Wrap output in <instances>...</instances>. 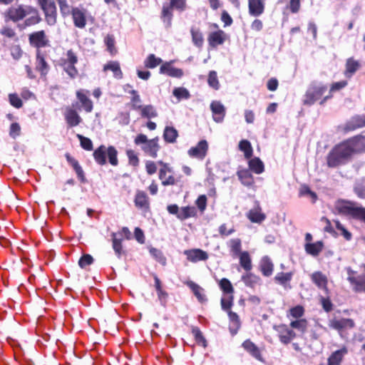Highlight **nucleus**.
I'll use <instances>...</instances> for the list:
<instances>
[{"instance_id": "nucleus-21", "label": "nucleus", "mask_w": 365, "mask_h": 365, "mask_svg": "<svg viewBox=\"0 0 365 365\" xmlns=\"http://www.w3.org/2000/svg\"><path fill=\"white\" fill-rule=\"evenodd\" d=\"M259 267L262 274L265 277H269L272 274L274 264L271 259L267 256H264L259 262Z\"/></svg>"}, {"instance_id": "nucleus-33", "label": "nucleus", "mask_w": 365, "mask_h": 365, "mask_svg": "<svg viewBox=\"0 0 365 365\" xmlns=\"http://www.w3.org/2000/svg\"><path fill=\"white\" fill-rule=\"evenodd\" d=\"M197 211L195 207H182L180 209L178 218L180 220H185L187 218L195 217Z\"/></svg>"}, {"instance_id": "nucleus-6", "label": "nucleus", "mask_w": 365, "mask_h": 365, "mask_svg": "<svg viewBox=\"0 0 365 365\" xmlns=\"http://www.w3.org/2000/svg\"><path fill=\"white\" fill-rule=\"evenodd\" d=\"M186 9L185 0H170L163 4L161 19L167 28L171 26L173 19V10L182 12Z\"/></svg>"}, {"instance_id": "nucleus-64", "label": "nucleus", "mask_w": 365, "mask_h": 365, "mask_svg": "<svg viewBox=\"0 0 365 365\" xmlns=\"http://www.w3.org/2000/svg\"><path fill=\"white\" fill-rule=\"evenodd\" d=\"M304 312V308L300 305L296 306L289 310L290 315L297 319L302 317Z\"/></svg>"}, {"instance_id": "nucleus-27", "label": "nucleus", "mask_w": 365, "mask_h": 365, "mask_svg": "<svg viewBox=\"0 0 365 365\" xmlns=\"http://www.w3.org/2000/svg\"><path fill=\"white\" fill-rule=\"evenodd\" d=\"M190 34L193 44L199 48H202L204 43V37L200 29L192 26L190 29Z\"/></svg>"}, {"instance_id": "nucleus-32", "label": "nucleus", "mask_w": 365, "mask_h": 365, "mask_svg": "<svg viewBox=\"0 0 365 365\" xmlns=\"http://www.w3.org/2000/svg\"><path fill=\"white\" fill-rule=\"evenodd\" d=\"M242 346L249 352L252 356L257 359H261V354L258 347L252 343L250 340H246L243 342Z\"/></svg>"}, {"instance_id": "nucleus-44", "label": "nucleus", "mask_w": 365, "mask_h": 365, "mask_svg": "<svg viewBox=\"0 0 365 365\" xmlns=\"http://www.w3.org/2000/svg\"><path fill=\"white\" fill-rule=\"evenodd\" d=\"M295 336L294 331L288 329H284V331H281L279 335L280 341L284 344H289Z\"/></svg>"}, {"instance_id": "nucleus-50", "label": "nucleus", "mask_w": 365, "mask_h": 365, "mask_svg": "<svg viewBox=\"0 0 365 365\" xmlns=\"http://www.w3.org/2000/svg\"><path fill=\"white\" fill-rule=\"evenodd\" d=\"M106 154L108 155L109 163L112 165H114V166L117 165L118 161V158H117L118 152H117L116 149L113 146H109L107 148Z\"/></svg>"}, {"instance_id": "nucleus-10", "label": "nucleus", "mask_w": 365, "mask_h": 365, "mask_svg": "<svg viewBox=\"0 0 365 365\" xmlns=\"http://www.w3.org/2000/svg\"><path fill=\"white\" fill-rule=\"evenodd\" d=\"M157 165H160L161 166L159 170V178L162 181V185L164 186L168 185H173L176 183V180L175 178L172 175H169L168 178H165L166 173H171L172 169L169 167L168 164L163 163L160 160L158 161Z\"/></svg>"}, {"instance_id": "nucleus-31", "label": "nucleus", "mask_w": 365, "mask_h": 365, "mask_svg": "<svg viewBox=\"0 0 365 365\" xmlns=\"http://www.w3.org/2000/svg\"><path fill=\"white\" fill-rule=\"evenodd\" d=\"M36 68L41 72L42 76H46L48 71V66L39 50H37L36 52Z\"/></svg>"}, {"instance_id": "nucleus-28", "label": "nucleus", "mask_w": 365, "mask_h": 365, "mask_svg": "<svg viewBox=\"0 0 365 365\" xmlns=\"http://www.w3.org/2000/svg\"><path fill=\"white\" fill-rule=\"evenodd\" d=\"M185 284L192 291L193 294L200 302H204L206 301V297L204 294V289L192 281H187Z\"/></svg>"}, {"instance_id": "nucleus-48", "label": "nucleus", "mask_w": 365, "mask_h": 365, "mask_svg": "<svg viewBox=\"0 0 365 365\" xmlns=\"http://www.w3.org/2000/svg\"><path fill=\"white\" fill-rule=\"evenodd\" d=\"M290 326L292 328L297 329L302 333H304L307 327V322L304 319H299L292 321L290 323Z\"/></svg>"}, {"instance_id": "nucleus-34", "label": "nucleus", "mask_w": 365, "mask_h": 365, "mask_svg": "<svg viewBox=\"0 0 365 365\" xmlns=\"http://www.w3.org/2000/svg\"><path fill=\"white\" fill-rule=\"evenodd\" d=\"M106 150L105 145H101L93 152V157L97 163L101 165L106 163Z\"/></svg>"}, {"instance_id": "nucleus-17", "label": "nucleus", "mask_w": 365, "mask_h": 365, "mask_svg": "<svg viewBox=\"0 0 365 365\" xmlns=\"http://www.w3.org/2000/svg\"><path fill=\"white\" fill-rule=\"evenodd\" d=\"M64 116L69 127L77 126L82 121V119L78 113L71 108H67L66 109Z\"/></svg>"}, {"instance_id": "nucleus-53", "label": "nucleus", "mask_w": 365, "mask_h": 365, "mask_svg": "<svg viewBox=\"0 0 365 365\" xmlns=\"http://www.w3.org/2000/svg\"><path fill=\"white\" fill-rule=\"evenodd\" d=\"M76 137L80 140L81 146L86 150L91 151L93 150V143L88 138L84 137L81 134H77Z\"/></svg>"}, {"instance_id": "nucleus-42", "label": "nucleus", "mask_w": 365, "mask_h": 365, "mask_svg": "<svg viewBox=\"0 0 365 365\" xmlns=\"http://www.w3.org/2000/svg\"><path fill=\"white\" fill-rule=\"evenodd\" d=\"M359 63L350 58L346 61L345 75L350 78L359 69Z\"/></svg>"}, {"instance_id": "nucleus-63", "label": "nucleus", "mask_w": 365, "mask_h": 365, "mask_svg": "<svg viewBox=\"0 0 365 365\" xmlns=\"http://www.w3.org/2000/svg\"><path fill=\"white\" fill-rule=\"evenodd\" d=\"M299 195L301 196L309 195L312 198L313 202H314L316 199H317L316 193L312 192L309 189V187L308 186H307V185H303V186L301 187L300 190H299Z\"/></svg>"}, {"instance_id": "nucleus-41", "label": "nucleus", "mask_w": 365, "mask_h": 365, "mask_svg": "<svg viewBox=\"0 0 365 365\" xmlns=\"http://www.w3.org/2000/svg\"><path fill=\"white\" fill-rule=\"evenodd\" d=\"M229 247L230 252L233 257H237L241 255L242 244L241 240L238 238L232 239L229 241Z\"/></svg>"}, {"instance_id": "nucleus-37", "label": "nucleus", "mask_w": 365, "mask_h": 365, "mask_svg": "<svg viewBox=\"0 0 365 365\" xmlns=\"http://www.w3.org/2000/svg\"><path fill=\"white\" fill-rule=\"evenodd\" d=\"M322 249L323 243L321 241L305 245L306 252L312 256H317L322 252Z\"/></svg>"}, {"instance_id": "nucleus-47", "label": "nucleus", "mask_w": 365, "mask_h": 365, "mask_svg": "<svg viewBox=\"0 0 365 365\" xmlns=\"http://www.w3.org/2000/svg\"><path fill=\"white\" fill-rule=\"evenodd\" d=\"M122 239L117 238L116 233H112V242H113V248L115 251V255L118 258L120 257V255L123 252V247L121 244Z\"/></svg>"}, {"instance_id": "nucleus-8", "label": "nucleus", "mask_w": 365, "mask_h": 365, "mask_svg": "<svg viewBox=\"0 0 365 365\" xmlns=\"http://www.w3.org/2000/svg\"><path fill=\"white\" fill-rule=\"evenodd\" d=\"M346 272L347 280L351 284L352 289L356 292H365V273L357 274L356 272L350 267L346 268Z\"/></svg>"}, {"instance_id": "nucleus-23", "label": "nucleus", "mask_w": 365, "mask_h": 365, "mask_svg": "<svg viewBox=\"0 0 365 365\" xmlns=\"http://www.w3.org/2000/svg\"><path fill=\"white\" fill-rule=\"evenodd\" d=\"M89 92L86 90H80L76 93L77 98L80 101L83 107L84 110L90 113L93 110V103L92 101L87 97V94Z\"/></svg>"}, {"instance_id": "nucleus-35", "label": "nucleus", "mask_w": 365, "mask_h": 365, "mask_svg": "<svg viewBox=\"0 0 365 365\" xmlns=\"http://www.w3.org/2000/svg\"><path fill=\"white\" fill-rule=\"evenodd\" d=\"M228 316L230 321V331L232 335L235 334L240 327V322L238 315L232 312H228Z\"/></svg>"}, {"instance_id": "nucleus-1", "label": "nucleus", "mask_w": 365, "mask_h": 365, "mask_svg": "<svg viewBox=\"0 0 365 365\" xmlns=\"http://www.w3.org/2000/svg\"><path fill=\"white\" fill-rule=\"evenodd\" d=\"M365 145V137L356 136L344 143L336 145L327 156V165L330 168H335L346 163L353 153L361 152Z\"/></svg>"}, {"instance_id": "nucleus-26", "label": "nucleus", "mask_w": 365, "mask_h": 365, "mask_svg": "<svg viewBox=\"0 0 365 365\" xmlns=\"http://www.w3.org/2000/svg\"><path fill=\"white\" fill-rule=\"evenodd\" d=\"M292 276V272H279L274 277V280L283 286L284 289H290L291 286L289 284V282L291 281Z\"/></svg>"}, {"instance_id": "nucleus-5", "label": "nucleus", "mask_w": 365, "mask_h": 365, "mask_svg": "<svg viewBox=\"0 0 365 365\" xmlns=\"http://www.w3.org/2000/svg\"><path fill=\"white\" fill-rule=\"evenodd\" d=\"M158 140V137L148 139L145 134L140 133L135 137L134 143L136 145L140 147L145 155L155 158L158 156V152L160 150Z\"/></svg>"}, {"instance_id": "nucleus-39", "label": "nucleus", "mask_w": 365, "mask_h": 365, "mask_svg": "<svg viewBox=\"0 0 365 365\" xmlns=\"http://www.w3.org/2000/svg\"><path fill=\"white\" fill-rule=\"evenodd\" d=\"M249 168L256 174H261L264 170V163L259 158H255L249 161Z\"/></svg>"}, {"instance_id": "nucleus-2", "label": "nucleus", "mask_w": 365, "mask_h": 365, "mask_svg": "<svg viewBox=\"0 0 365 365\" xmlns=\"http://www.w3.org/2000/svg\"><path fill=\"white\" fill-rule=\"evenodd\" d=\"M27 16L29 17L24 21L26 26L37 24L41 20L38 11L35 8L27 5L10 7L5 13V20L16 22Z\"/></svg>"}, {"instance_id": "nucleus-16", "label": "nucleus", "mask_w": 365, "mask_h": 365, "mask_svg": "<svg viewBox=\"0 0 365 365\" xmlns=\"http://www.w3.org/2000/svg\"><path fill=\"white\" fill-rule=\"evenodd\" d=\"M329 325L334 329L341 331L344 329L353 328L354 327V322L351 319H333L329 321Z\"/></svg>"}, {"instance_id": "nucleus-46", "label": "nucleus", "mask_w": 365, "mask_h": 365, "mask_svg": "<svg viewBox=\"0 0 365 365\" xmlns=\"http://www.w3.org/2000/svg\"><path fill=\"white\" fill-rule=\"evenodd\" d=\"M160 58L156 57L154 54H150L144 61V65L148 68H154L162 63Z\"/></svg>"}, {"instance_id": "nucleus-3", "label": "nucleus", "mask_w": 365, "mask_h": 365, "mask_svg": "<svg viewBox=\"0 0 365 365\" xmlns=\"http://www.w3.org/2000/svg\"><path fill=\"white\" fill-rule=\"evenodd\" d=\"M335 208L339 214L365 223V207L361 206L359 203L339 200L336 203Z\"/></svg>"}, {"instance_id": "nucleus-62", "label": "nucleus", "mask_w": 365, "mask_h": 365, "mask_svg": "<svg viewBox=\"0 0 365 365\" xmlns=\"http://www.w3.org/2000/svg\"><path fill=\"white\" fill-rule=\"evenodd\" d=\"M93 262V258L91 255H84L80 258L78 261V265L81 268H85L86 266L91 264Z\"/></svg>"}, {"instance_id": "nucleus-60", "label": "nucleus", "mask_w": 365, "mask_h": 365, "mask_svg": "<svg viewBox=\"0 0 365 365\" xmlns=\"http://www.w3.org/2000/svg\"><path fill=\"white\" fill-rule=\"evenodd\" d=\"M105 43L108 48V50L111 54L115 53V39L112 35H107L105 38Z\"/></svg>"}, {"instance_id": "nucleus-55", "label": "nucleus", "mask_w": 365, "mask_h": 365, "mask_svg": "<svg viewBox=\"0 0 365 365\" xmlns=\"http://www.w3.org/2000/svg\"><path fill=\"white\" fill-rule=\"evenodd\" d=\"M356 195L361 199H365V179L357 182L354 188Z\"/></svg>"}, {"instance_id": "nucleus-4", "label": "nucleus", "mask_w": 365, "mask_h": 365, "mask_svg": "<svg viewBox=\"0 0 365 365\" xmlns=\"http://www.w3.org/2000/svg\"><path fill=\"white\" fill-rule=\"evenodd\" d=\"M328 86L322 82L312 81L308 86L303 97V104L305 106H312L327 91Z\"/></svg>"}, {"instance_id": "nucleus-61", "label": "nucleus", "mask_w": 365, "mask_h": 365, "mask_svg": "<svg viewBox=\"0 0 365 365\" xmlns=\"http://www.w3.org/2000/svg\"><path fill=\"white\" fill-rule=\"evenodd\" d=\"M9 103L11 106L16 108H20L22 106V101L21 98L16 93H11L9 95Z\"/></svg>"}, {"instance_id": "nucleus-14", "label": "nucleus", "mask_w": 365, "mask_h": 365, "mask_svg": "<svg viewBox=\"0 0 365 365\" xmlns=\"http://www.w3.org/2000/svg\"><path fill=\"white\" fill-rule=\"evenodd\" d=\"M266 0H248L250 15L257 17L262 15L264 11Z\"/></svg>"}, {"instance_id": "nucleus-40", "label": "nucleus", "mask_w": 365, "mask_h": 365, "mask_svg": "<svg viewBox=\"0 0 365 365\" xmlns=\"http://www.w3.org/2000/svg\"><path fill=\"white\" fill-rule=\"evenodd\" d=\"M240 266L247 272H249L252 268V260L247 252H242L239 255Z\"/></svg>"}, {"instance_id": "nucleus-22", "label": "nucleus", "mask_w": 365, "mask_h": 365, "mask_svg": "<svg viewBox=\"0 0 365 365\" xmlns=\"http://www.w3.org/2000/svg\"><path fill=\"white\" fill-rule=\"evenodd\" d=\"M135 205L140 209H146L149 207V198L143 190H137L134 200Z\"/></svg>"}, {"instance_id": "nucleus-54", "label": "nucleus", "mask_w": 365, "mask_h": 365, "mask_svg": "<svg viewBox=\"0 0 365 365\" xmlns=\"http://www.w3.org/2000/svg\"><path fill=\"white\" fill-rule=\"evenodd\" d=\"M336 228L339 232H340V234L346 240H351L352 237L351 233L348 231L345 227L339 221V220H334V221Z\"/></svg>"}, {"instance_id": "nucleus-36", "label": "nucleus", "mask_w": 365, "mask_h": 365, "mask_svg": "<svg viewBox=\"0 0 365 365\" xmlns=\"http://www.w3.org/2000/svg\"><path fill=\"white\" fill-rule=\"evenodd\" d=\"M178 136V130L173 127L166 126L163 133L165 141L169 143H173L176 141Z\"/></svg>"}, {"instance_id": "nucleus-59", "label": "nucleus", "mask_w": 365, "mask_h": 365, "mask_svg": "<svg viewBox=\"0 0 365 365\" xmlns=\"http://www.w3.org/2000/svg\"><path fill=\"white\" fill-rule=\"evenodd\" d=\"M220 287L221 289L226 294H231L233 292V287L231 282L226 278H223L220 282Z\"/></svg>"}, {"instance_id": "nucleus-57", "label": "nucleus", "mask_w": 365, "mask_h": 365, "mask_svg": "<svg viewBox=\"0 0 365 365\" xmlns=\"http://www.w3.org/2000/svg\"><path fill=\"white\" fill-rule=\"evenodd\" d=\"M75 64L76 63H63L64 71L72 78H76L78 73V70L75 67Z\"/></svg>"}, {"instance_id": "nucleus-29", "label": "nucleus", "mask_w": 365, "mask_h": 365, "mask_svg": "<svg viewBox=\"0 0 365 365\" xmlns=\"http://www.w3.org/2000/svg\"><path fill=\"white\" fill-rule=\"evenodd\" d=\"M237 176L241 182L245 186H251L254 184V178L249 170L245 169L237 172Z\"/></svg>"}, {"instance_id": "nucleus-58", "label": "nucleus", "mask_w": 365, "mask_h": 365, "mask_svg": "<svg viewBox=\"0 0 365 365\" xmlns=\"http://www.w3.org/2000/svg\"><path fill=\"white\" fill-rule=\"evenodd\" d=\"M130 94L133 95V97L131 98L132 102V106L135 110H138L140 108H141V99L140 96L138 94V92L135 90H131L129 91Z\"/></svg>"}, {"instance_id": "nucleus-51", "label": "nucleus", "mask_w": 365, "mask_h": 365, "mask_svg": "<svg viewBox=\"0 0 365 365\" xmlns=\"http://www.w3.org/2000/svg\"><path fill=\"white\" fill-rule=\"evenodd\" d=\"M192 333L195 336V339L197 344L202 345L203 347L207 346V341L199 328L193 327L192 329Z\"/></svg>"}, {"instance_id": "nucleus-45", "label": "nucleus", "mask_w": 365, "mask_h": 365, "mask_svg": "<svg viewBox=\"0 0 365 365\" xmlns=\"http://www.w3.org/2000/svg\"><path fill=\"white\" fill-rule=\"evenodd\" d=\"M239 149L245 154V157L249 159L252 155L251 143L247 140H242L239 143Z\"/></svg>"}, {"instance_id": "nucleus-20", "label": "nucleus", "mask_w": 365, "mask_h": 365, "mask_svg": "<svg viewBox=\"0 0 365 365\" xmlns=\"http://www.w3.org/2000/svg\"><path fill=\"white\" fill-rule=\"evenodd\" d=\"M347 353L348 350L345 346L334 351L327 359V365H340Z\"/></svg>"}, {"instance_id": "nucleus-12", "label": "nucleus", "mask_w": 365, "mask_h": 365, "mask_svg": "<svg viewBox=\"0 0 365 365\" xmlns=\"http://www.w3.org/2000/svg\"><path fill=\"white\" fill-rule=\"evenodd\" d=\"M210 109L212 113L213 120L216 123H222L226 113L225 107L222 103L217 101H213L210 104Z\"/></svg>"}, {"instance_id": "nucleus-24", "label": "nucleus", "mask_w": 365, "mask_h": 365, "mask_svg": "<svg viewBox=\"0 0 365 365\" xmlns=\"http://www.w3.org/2000/svg\"><path fill=\"white\" fill-rule=\"evenodd\" d=\"M247 217L252 222L260 223L264 220L266 216L262 212L261 207L257 204L256 207L249 211Z\"/></svg>"}, {"instance_id": "nucleus-25", "label": "nucleus", "mask_w": 365, "mask_h": 365, "mask_svg": "<svg viewBox=\"0 0 365 365\" xmlns=\"http://www.w3.org/2000/svg\"><path fill=\"white\" fill-rule=\"evenodd\" d=\"M72 16L74 25L80 29L86 26V19L85 14L77 8L72 10Z\"/></svg>"}, {"instance_id": "nucleus-52", "label": "nucleus", "mask_w": 365, "mask_h": 365, "mask_svg": "<svg viewBox=\"0 0 365 365\" xmlns=\"http://www.w3.org/2000/svg\"><path fill=\"white\" fill-rule=\"evenodd\" d=\"M173 94L178 99H188L190 97L189 91L182 87L175 88L173 90Z\"/></svg>"}, {"instance_id": "nucleus-13", "label": "nucleus", "mask_w": 365, "mask_h": 365, "mask_svg": "<svg viewBox=\"0 0 365 365\" xmlns=\"http://www.w3.org/2000/svg\"><path fill=\"white\" fill-rule=\"evenodd\" d=\"M184 255H186L187 259L192 262L205 261L208 258L207 253L200 249L185 250Z\"/></svg>"}, {"instance_id": "nucleus-18", "label": "nucleus", "mask_w": 365, "mask_h": 365, "mask_svg": "<svg viewBox=\"0 0 365 365\" xmlns=\"http://www.w3.org/2000/svg\"><path fill=\"white\" fill-rule=\"evenodd\" d=\"M160 73L174 78H181L183 76V71L172 66L170 62H166L160 66Z\"/></svg>"}, {"instance_id": "nucleus-11", "label": "nucleus", "mask_w": 365, "mask_h": 365, "mask_svg": "<svg viewBox=\"0 0 365 365\" xmlns=\"http://www.w3.org/2000/svg\"><path fill=\"white\" fill-rule=\"evenodd\" d=\"M29 42L31 45L36 47L38 49L46 47L49 44V41L44 31H38L31 34L29 35Z\"/></svg>"}, {"instance_id": "nucleus-56", "label": "nucleus", "mask_w": 365, "mask_h": 365, "mask_svg": "<svg viewBox=\"0 0 365 365\" xmlns=\"http://www.w3.org/2000/svg\"><path fill=\"white\" fill-rule=\"evenodd\" d=\"M150 253L153 257H154L158 262L165 265L166 264V259L163 256L161 251L159 250L152 247L150 249Z\"/></svg>"}, {"instance_id": "nucleus-7", "label": "nucleus", "mask_w": 365, "mask_h": 365, "mask_svg": "<svg viewBox=\"0 0 365 365\" xmlns=\"http://www.w3.org/2000/svg\"><path fill=\"white\" fill-rule=\"evenodd\" d=\"M38 3L44 12L48 24L54 25L56 22V6L54 1L38 0Z\"/></svg>"}, {"instance_id": "nucleus-38", "label": "nucleus", "mask_w": 365, "mask_h": 365, "mask_svg": "<svg viewBox=\"0 0 365 365\" xmlns=\"http://www.w3.org/2000/svg\"><path fill=\"white\" fill-rule=\"evenodd\" d=\"M242 280L246 286L254 288L259 283L260 278L251 272H247L242 276Z\"/></svg>"}, {"instance_id": "nucleus-15", "label": "nucleus", "mask_w": 365, "mask_h": 365, "mask_svg": "<svg viewBox=\"0 0 365 365\" xmlns=\"http://www.w3.org/2000/svg\"><path fill=\"white\" fill-rule=\"evenodd\" d=\"M227 38V34L222 30L211 32L207 38L209 45L215 48L224 43Z\"/></svg>"}, {"instance_id": "nucleus-43", "label": "nucleus", "mask_w": 365, "mask_h": 365, "mask_svg": "<svg viewBox=\"0 0 365 365\" xmlns=\"http://www.w3.org/2000/svg\"><path fill=\"white\" fill-rule=\"evenodd\" d=\"M140 115L143 118H152L158 115V113L155 108L151 105L142 106L139 109Z\"/></svg>"}, {"instance_id": "nucleus-19", "label": "nucleus", "mask_w": 365, "mask_h": 365, "mask_svg": "<svg viewBox=\"0 0 365 365\" xmlns=\"http://www.w3.org/2000/svg\"><path fill=\"white\" fill-rule=\"evenodd\" d=\"M311 279L316 286L325 292L327 291L328 279L325 274L322 272H314L311 274Z\"/></svg>"}, {"instance_id": "nucleus-9", "label": "nucleus", "mask_w": 365, "mask_h": 365, "mask_svg": "<svg viewBox=\"0 0 365 365\" xmlns=\"http://www.w3.org/2000/svg\"><path fill=\"white\" fill-rule=\"evenodd\" d=\"M208 150V143L205 140H201L197 145L190 148L187 154L190 157L197 158L199 160H203L207 155Z\"/></svg>"}, {"instance_id": "nucleus-30", "label": "nucleus", "mask_w": 365, "mask_h": 365, "mask_svg": "<svg viewBox=\"0 0 365 365\" xmlns=\"http://www.w3.org/2000/svg\"><path fill=\"white\" fill-rule=\"evenodd\" d=\"M103 70L111 71L113 73V76L115 78L120 79L123 78V73L121 71L120 64L117 61H109L103 67Z\"/></svg>"}, {"instance_id": "nucleus-49", "label": "nucleus", "mask_w": 365, "mask_h": 365, "mask_svg": "<svg viewBox=\"0 0 365 365\" xmlns=\"http://www.w3.org/2000/svg\"><path fill=\"white\" fill-rule=\"evenodd\" d=\"M207 83L208 85L215 90L220 88V83L216 71H212L209 73Z\"/></svg>"}]
</instances>
